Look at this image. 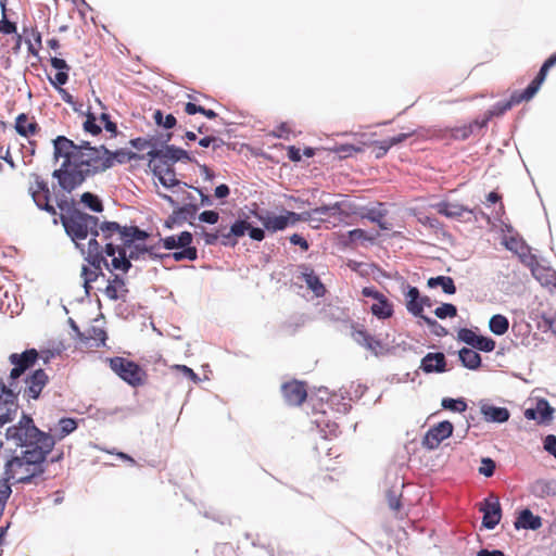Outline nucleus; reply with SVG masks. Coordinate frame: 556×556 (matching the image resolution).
<instances>
[{
	"instance_id": "nucleus-50",
	"label": "nucleus",
	"mask_w": 556,
	"mask_h": 556,
	"mask_svg": "<svg viewBox=\"0 0 556 556\" xmlns=\"http://www.w3.org/2000/svg\"><path fill=\"white\" fill-rule=\"evenodd\" d=\"M199 144L203 148L212 147L214 151L225 146V141L222 138L214 136H206L199 140Z\"/></svg>"
},
{
	"instance_id": "nucleus-35",
	"label": "nucleus",
	"mask_w": 556,
	"mask_h": 556,
	"mask_svg": "<svg viewBox=\"0 0 556 556\" xmlns=\"http://www.w3.org/2000/svg\"><path fill=\"white\" fill-rule=\"evenodd\" d=\"M250 229V223L244 219H237L230 227L229 233L226 239L232 242V247L238 244V239L243 237L245 232Z\"/></svg>"
},
{
	"instance_id": "nucleus-49",
	"label": "nucleus",
	"mask_w": 556,
	"mask_h": 556,
	"mask_svg": "<svg viewBox=\"0 0 556 556\" xmlns=\"http://www.w3.org/2000/svg\"><path fill=\"white\" fill-rule=\"evenodd\" d=\"M87 339H90V340H93L94 342H97V345H104L105 344V340H106V332L100 328V327H97V326H92L89 330H88V337Z\"/></svg>"
},
{
	"instance_id": "nucleus-47",
	"label": "nucleus",
	"mask_w": 556,
	"mask_h": 556,
	"mask_svg": "<svg viewBox=\"0 0 556 556\" xmlns=\"http://www.w3.org/2000/svg\"><path fill=\"white\" fill-rule=\"evenodd\" d=\"M332 150H333V152L339 154L341 157H348V156H351L354 153L363 152V148L362 147H356V146L349 144V143H346V144H338Z\"/></svg>"
},
{
	"instance_id": "nucleus-42",
	"label": "nucleus",
	"mask_w": 556,
	"mask_h": 556,
	"mask_svg": "<svg viewBox=\"0 0 556 556\" xmlns=\"http://www.w3.org/2000/svg\"><path fill=\"white\" fill-rule=\"evenodd\" d=\"M185 112L189 115L200 113L210 119H214L215 117H217V114L213 110L205 109L192 102H188L185 104Z\"/></svg>"
},
{
	"instance_id": "nucleus-2",
	"label": "nucleus",
	"mask_w": 556,
	"mask_h": 556,
	"mask_svg": "<svg viewBox=\"0 0 556 556\" xmlns=\"http://www.w3.org/2000/svg\"><path fill=\"white\" fill-rule=\"evenodd\" d=\"M7 438L25 450L5 459L1 481L11 486L12 483H28L41 476L47 456L54 447L52 434L39 430L33 418L24 414L17 425L7 429Z\"/></svg>"
},
{
	"instance_id": "nucleus-8",
	"label": "nucleus",
	"mask_w": 556,
	"mask_h": 556,
	"mask_svg": "<svg viewBox=\"0 0 556 556\" xmlns=\"http://www.w3.org/2000/svg\"><path fill=\"white\" fill-rule=\"evenodd\" d=\"M81 252L87 255L86 260L92 266L91 269L86 266L83 267L81 274L86 285L98 278L102 269V264H104L106 268L112 269L111 263L103 256L102 248L97 239L91 238L88 242L87 250L81 249Z\"/></svg>"
},
{
	"instance_id": "nucleus-56",
	"label": "nucleus",
	"mask_w": 556,
	"mask_h": 556,
	"mask_svg": "<svg viewBox=\"0 0 556 556\" xmlns=\"http://www.w3.org/2000/svg\"><path fill=\"white\" fill-rule=\"evenodd\" d=\"M215 232L217 235V238L219 240V243L224 247H232V242L228 239H225V237L227 238L228 237V233H229V227L226 226V225H219L216 229H215Z\"/></svg>"
},
{
	"instance_id": "nucleus-37",
	"label": "nucleus",
	"mask_w": 556,
	"mask_h": 556,
	"mask_svg": "<svg viewBox=\"0 0 556 556\" xmlns=\"http://www.w3.org/2000/svg\"><path fill=\"white\" fill-rule=\"evenodd\" d=\"M76 429H77V422H76L75 419L67 418V417L61 418L60 421H59L58 431L52 437H53L54 441L55 440H62L63 438H65L70 433L74 432Z\"/></svg>"
},
{
	"instance_id": "nucleus-40",
	"label": "nucleus",
	"mask_w": 556,
	"mask_h": 556,
	"mask_svg": "<svg viewBox=\"0 0 556 556\" xmlns=\"http://www.w3.org/2000/svg\"><path fill=\"white\" fill-rule=\"evenodd\" d=\"M153 119L157 126H162L166 129H170L177 124V119L173 114L164 115L161 110L154 112Z\"/></svg>"
},
{
	"instance_id": "nucleus-52",
	"label": "nucleus",
	"mask_w": 556,
	"mask_h": 556,
	"mask_svg": "<svg viewBox=\"0 0 556 556\" xmlns=\"http://www.w3.org/2000/svg\"><path fill=\"white\" fill-rule=\"evenodd\" d=\"M192 188L193 187H190L187 184H182V186L175 191L178 193L177 199H186L187 202L197 203V194L193 192Z\"/></svg>"
},
{
	"instance_id": "nucleus-14",
	"label": "nucleus",
	"mask_w": 556,
	"mask_h": 556,
	"mask_svg": "<svg viewBox=\"0 0 556 556\" xmlns=\"http://www.w3.org/2000/svg\"><path fill=\"white\" fill-rule=\"evenodd\" d=\"M281 393L288 405L300 406L307 397V387L302 381L291 380L281 386Z\"/></svg>"
},
{
	"instance_id": "nucleus-18",
	"label": "nucleus",
	"mask_w": 556,
	"mask_h": 556,
	"mask_svg": "<svg viewBox=\"0 0 556 556\" xmlns=\"http://www.w3.org/2000/svg\"><path fill=\"white\" fill-rule=\"evenodd\" d=\"M404 292L406 308L409 313H422L425 308L431 309L433 303L427 295H420L416 287L407 286Z\"/></svg>"
},
{
	"instance_id": "nucleus-3",
	"label": "nucleus",
	"mask_w": 556,
	"mask_h": 556,
	"mask_svg": "<svg viewBox=\"0 0 556 556\" xmlns=\"http://www.w3.org/2000/svg\"><path fill=\"white\" fill-rule=\"evenodd\" d=\"M56 205L63 212L60 215L62 225L77 248L84 249V244L80 241L87 239L89 235L94 239L99 236L100 225L98 217L74 208L73 201L64 194H56Z\"/></svg>"
},
{
	"instance_id": "nucleus-1",
	"label": "nucleus",
	"mask_w": 556,
	"mask_h": 556,
	"mask_svg": "<svg viewBox=\"0 0 556 556\" xmlns=\"http://www.w3.org/2000/svg\"><path fill=\"white\" fill-rule=\"evenodd\" d=\"M53 157L61 163L52 177L62 191L71 193L89 177L106 170L115 162L123 164L137 159V154L124 149L111 152L104 146L91 147L89 142L76 144L65 136H58L53 140Z\"/></svg>"
},
{
	"instance_id": "nucleus-10",
	"label": "nucleus",
	"mask_w": 556,
	"mask_h": 556,
	"mask_svg": "<svg viewBox=\"0 0 556 556\" xmlns=\"http://www.w3.org/2000/svg\"><path fill=\"white\" fill-rule=\"evenodd\" d=\"M28 193L38 208L46 211L50 215L55 216L56 210L51 204V192L48 182L38 174L31 175Z\"/></svg>"
},
{
	"instance_id": "nucleus-9",
	"label": "nucleus",
	"mask_w": 556,
	"mask_h": 556,
	"mask_svg": "<svg viewBox=\"0 0 556 556\" xmlns=\"http://www.w3.org/2000/svg\"><path fill=\"white\" fill-rule=\"evenodd\" d=\"M111 369L125 382L131 387H139L144 383L147 374L135 362L124 357H114L110 359Z\"/></svg>"
},
{
	"instance_id": "nucleus-51",
	"label": "nucleus",
	"mask_w": 556,
	"mask_h": 556,
	"mask_svg": "<svg viewBox=\"0 0 556 556\" xmlns=\"http://www.w3.org/2000/svg\"><path fill=\"white\" fill-rule=\"evenodd\" d=\"M127 232L129 233V245L134 244L136 241H144L149 237L148 232L136 226L127 227Z\"/></svg>"
},
{
	"instance_id": "nucleus-63",
	"label": "nucleus",
	"mask_w": 556,
	"mask_h": 556,
	"mask_svg": "<svg viewBox=\"0 0 556 556\" xmlns=\"http://www.w3.org/2000/svg\"><path fill=\"white\" fill-rule=\"evenodd\" d=\"M51 66L58 71H68L70 66L65 62V60L53 56L50 59Z\"/></svg>"
},
{
	"instance_id": "nucleus-22",
	"label": "nucleus",
	"mask_w": 556,
	"mask_h": 556,
	"mask_svg": "<svg viewBox=\"0 0 556 556\" xmlns=\"http://www.w3.org/2000/svg\"><path fill=\"white\" fill-rule=\"evenodd\" d=\"M416 135H420V130L401 132L396 136H393L391 138H388V139L381 140V141H374L371 143V146L374 147L375 156L377 159L384 156L392 147L401 144L408 138L416 136Z\"/></svg>"
},
{
	"instance_id": "nucleus-59",
	"label": "nucleus",
	"mask_w": 556,
	"mask_h": 556,
	"mask_svg": "<svg viewBox=\"0 0 556 556\" xmlns=\"http://www.w3.org/2000/svg\"><path fill=\"white\" fill-rule=\"evenodd\" d=\"M56 89H58L59 94L61 96V99L65 103L70 104L74 111H79V109L77 108V102L74 100V97L67 90H65L62 87H59Z\"/></svg>"
},
{
	"instance_id": "nucleus-31",
	"label": "nucleus",
	"mask_w": 556,
	"mask_h": 556,
	"mask_svg": "<svg viewBox=\"0 0 556 556\" xmlns=\"http://www.w3.org/2000/svg\"><path fill=\"white\" fill-rule=\"evenodd\" d=\"M127 291L124 279L118 275H114V278L109 281L104 292L111 300H118L123 299Z\"/></svg>"
},
{
	"instance_id": "nucleus-13",
	"label": "nucleus",
	"mask_w": 556,
	"mask_h": 556,
	"mask_svg": "<svg viewBox=\"0 0 556 556\" xmlns=\"http://www.w3.org/2000/svg\"><path fill=\"white\" fill-rule=\"evenodd\" d=\"M148 155L152 160H156L163 165H173L174 163L181 162H193V157L190 154L176 146H165L163 149H151L148 151Z\"/></svg>"
},
{
	"instance_id": "nucleus-25",
	"label": "nucleus",
	"mask_w": 556,
	"mask_h": 556,
	"mask_svg": "<svg viewBox=\"0 0 556 556\" xmlns=\"http://www.w3.org/2000/svg\"><path fill=\"white\" fill-rule=\"evenodd\" d=\"M14 128L20 136L25 138L35 136L40 131V126L35 117L25 113H21L16 116Z\"/></svg>"
},
{
	"instance_id": "nucleus-55",
	"label": "nucleus",
	"mask_w": 556,
	"mask_h": 556,
	"mask_svg": "<svg viewBox=\"0 0 556 556\" xmlns=\"http://www.w3.org/2000/svg\"><path fill=\"white\" fill-rule=\"evenodd\" d=\"M495 462L493 459L489 457L482 458L481 466L479 468V473L485 477H491L495 471Z\"/></svg>"
},
{
	"instance_id": "nucleus-44",
	"label": "nucleus",
	"mask_w": 556,
	"mask_h": 556,
	"mask_svg": "<svg viewBox=\"0 0 556 556\" xmlns=\"http://www.w3.org/2000/svg\"><path fill=\"white\" fill-rule=\"evenodd\" d=\"M97 116L93 113L88 112L86 115V121L83 125L84 130L93 136L99 135L101 132V126L97 123Z\"/></svg>"
},
{
	"instance_id": "nucleus-60",
	"label": "nucleus",
	"mask_w": 556,
	"mask_h": 556,
	"mask_svg": "<svg viewBox=\"0 0 556 556\" xmlns=\"http://www.w3.org/2000/svg\"><path fill=\"white\" fill-rule=\"evenodd\" d=\"M174 368L180 372H182L184 376L192 380L193 382L198 383L200 381L199 376L188 366L186 365H175Z\"/></svg>"
},
{
	"instance_id": "nucleus-26",
	"label": "nucleus",
	"mask_w": 556,
	"mask_h": 556,
	"mask_svg": "<svg viewBox=\"0 0 556 556\" xmlns=\"http://www.w3.org/2000/svg\"><path fill=\"white\" fill-rule=\"evenodd\" d=\"M362 294L364 298L372 300L370 313H392L388 299L376 289L366 287L363 289Z\"/></svg>"
},
{
	"instance_id": "nucleus-6",
	"label": "nucleus",
	"mask_w": 556,
	"mask_h": 556,
	"mask_svg": "<svg viewBox=\"0 0 556 556\" xmlns=\"http://www.w3.org/2000/svg\"><path fill=\"white\" fill-rule=\"evenodd\" d=\"M350 215V208L343 202H336L330 205H321L311 211L300 213L301 222H317L330 224L336 227Z\"/></svg>"
},
{
	"instance_id": "nucleus-19",
	"label": "nucleus",
	"mask_w": 556,
	"mask_h": 556,
	"mask_svg": "<svg viewBox=\"0 0 556 556\" xmlns=\"http://www.w3.org/2000/svg\"><path fill=\"white\" fill-rule=\"evenodd\" d=\"M298 273L299 275L296 278L304 281L307 289H309L317 298H321L326 294V287L309 265H299Z\"/></svg>"
},
{
	"instance_id": "nucleus-43",
	"label": "nucleus",
	"mask_w": 556,
	"mask_h": 556,
	"mask_svg": "<svg viewBox=\"0 0 556 556\" xmlns=\"http://www.w3.org/2000/svg\"><path fill=\"white\" fill-rule=\"evenodd\" d=\"M80 201L93 212H102L103 211V205H102L100 199L90 192L83 193Z\"/></svg>"
},
{
	"instance_id": "nucleus-33",
	"label": "nucleus",
	"mask_w": 556,
	"mask_h": 556,
	"mask_svg": "<svg viewBox=\"0 0 556 556\" xmlns=\"http://www.w3.org/2000/svg\"><path fill=\"white\" fill-rule=\"evenodd\" d=\"M462 364L468 369H478L481 366V356L472 349L463 348L458 352Z\"/></svg>"
},
{
	"instance_id": "nucleus-5",
	"label": "nucleus",
	"mask_w": 556,
	"mask_h": 556,
	"mask_svg": "<svg viewBox=\"0 0 556 556\" xmlns=\"http://www.w3.org/2000/svg\"><path fill=\"white\" fill-rule=\"evenodd\" d=\"M556 65V52L552 54L541 66L538 75L528 85V87L523 90H516L511 93L510 98L506 101L497 102L494 106V111H490L488 116L490 118L496 114H504L506 111L510 110L513 106L520 104L523 101H530L540 90L542 84L544 83L547 72L551 67Z\"/></svg>"
},
{
	"instance_id": "nucleus-24",
	"label": "nucleus",
	"mask_w": 556,
	"mask_h": 556,
	"mask_svg": "<svg viewBox=\"0 0 556 556\" xmlns=\"http://www.w3.org/2000/svg\"><path fill=\"white\" fill-rule=\"evenodd\" d=\"M172 206L177 207L175 211L178 213L180 220L186 222L193 218L198 212V203L187 202L186 199H174L170 195L159 193Z\"/></svg>"
},
{
	"instance_id": "nucleus-12",
	"label": "nucleus",
	"mask_w": 556,
	"mask_h": 556,
	"mask_svg": "<svg viewBox=\"0 0 556 556\" xmlns=\"http://www.w3.org/2000/svg\"><path fill=\"white\" fill-rule=\"evenodd\" d=\"M17 408V394L0 381V428L14 419Z\"/></svg>"
},
{
	"instance_id": "nucleus-29",
	"label": "nucleus",
	"mask_w": 556,
	"mask_h": 556,
	"mask_svg": "<svg viewBox=\"0 0 556 556\" xmlns=\"http://www.w3.org/2000/svg\"><path fill=\"white\" fill-rule=\"evenodd\" d=\"M490 121V116H486L484 119L479 121L475 119L473 122L457 126L451 129V138L455 140H466L469 138L476 128H483L488 125V122Z\"/></svg>"
},
{
	"instance_id": "nucleus-27",
	"label": "nucleus",
	"mask_w": 556,
	"mask_h": 556,
	"mask_svg": "<svg viewBox=\"0 0 556 556\" xmlns=\"http://www.w3.org/2000/svg\"><path fill=\"white\" fill-rule=\"evenodd\" d=\"M437 212L448 218H460L465 213H472V210L459 203L441 201L434 205Z\"/></svg>"
},
{
	"instance_id": "nucleus-39",
	"label": "nucleus",
	"mask_w": 556,
	"mask_h": 556,
	"mask_svg": "<svg viewBox=\"0 0 556 556\" xmlns=\"http://www.w3.org/2000/svg\"><path fill=\"white\" fill-rule=\"evenodd\" d=\"M22 307L14 295H9L8 292L4 293L3 299L0 301V312L1 313H21Z\"/></svg>"
},
{
	"instance_id": "nucleus-16",
	"label": "nucleus",
	"mask_w": 556,
	"mask_h": 556,
	"mask_svg": "<svg viewBox=\"0 0 556 556\" xmlns=\"http://www.w3.org/2000/svg\"><path fill=\"white\" fill-rule=\"evenodd\" d=\"M480 510L483 513L482 525L486 529H494L501 521L502 508L497 496L491 495L481 503Z\"/></svg>"
},
{
	"instance_id": "nucleus-21",
	"label": "nucleus",
	"mask_w": 556,
	"mask_h": 556,
	"mask_svg": "<svg viewBox=\"0 0 556 556\" xmlns=\"http://www.w3.org/2000/svg\"><path fill=\"white\" fill-rule=\"evenodd\" d=\"M154 175L157 176L159 181L165 187V188H175L178 189L182 186L181 182L176 178V174L174 169L170 167L172 165H163V163L157 162L156 160L150 159L149 164Z\"/></svg>"
},
{
	"instance_id": "nucleus-64",
	"label": "nucleus",
	"mask_w": 556,
	"mask_h": 556,
	"mask_svg": "<svg viewBox=\"0 0 556 556\" xmlns=\"http://www.w3.org/2000/svg\"><path fill=\"white\" fill-rule=\"evenodd\" d=\"M290 242L294 245H299L302 250L306 251L308 249L307 241L300 235L293 233L290 237Z\"/></svg>"
},
{
	"instance_id": "nucleus-41",
	"label": "nucleus",
	"mask_w": 556,
	"mask_h": 556,
	"mask_svg": "<svg viewBox=\"0 0 556 556\" xmlns=\"http://www.w3.org/2000/svg\"><path fill=\"white\" fill-rule=\"evenodd\" d=\"M129 249V253L127 255V258H139L140 256H144L146 254H149L150 257H156L157 255L153 252V247H146L140 244H131Z\"/></svg>"
},
{
	"instance_id": "nucleus-46",
	"label": "nucleus",
	"mask_w": 556,
	"mask_h": 556,
	"mask_svg": "<svg viewBox=\"0 0 556 556\" xmlns=\"http://www.w3.org/2000/svg\"><path fill=\"white\" fill-rule=\"evenodd\" d=\"M472 348L482 352H492L495 349V341L491 338L478 334Z\"/></svg>"
},
{
	"instance_id": "nucleus-30",
	"label": "nucleus",
	"mask_w": 556,
	"mask_h": 556,
	"mask_svg": "<svg viewBox=\"0 0 556 556\" xmlns=\"http://www.w3.org/2000/svg\"><path fill=\"white\" fill-rule=\"evenodd\" d=\"M554 409L551 407L546 400H540L536 403V407L534 409H527L525 415L528 419H534L539 422H548L553 417Z\"/></svg>"
},
{
	"instance_id": "nucleus-15",
	"label": "nucleus",
	"mask_w": 556,
	"mask_h": 556,
	"mask_svg": "<svg viewBox=\"0 0 556 556\" xmlns=\"http://www.w3.org/2000/svg\"><path fill=\"white\" fill-rule=\"evenodd\" d=\"M453 425L448 420L439 422L430 428L424 437L422 444L429 450L437 448L441 442L453 433Z\"/></svg>"
},
{
	"instance_id": "nucleus-61",
	"label": "nucleus",
	"mask_w": 556,
	"mask_h": 556,
	"mask_svg": "<svg viewBox=\"0 0 556 556\" xmlns=\"http://www.w3.org/2000/svg\"><path fill=\"white\" fill-rule=\"evenodd\" d=\"M68 80V74L67 71H59L53 79H50L51 84L55 87H62L65 85Z\"/></svg>"
},
{
	"instance_id": "nucleus-17",
	"label": "nucleus",
	"mask_w": 556,
	"mask_h": 556,
	"mask_svg": "<svg viewBox=\"0 0 556 556\" xmlns=\"http://www.w3.org/2000/svg\"><path fill=\"white\" fill-rule=\"evenodd\" d=\"M37 357L38 353L35 349L26 350L22 354H11L9 359L14 368L10 372V378L12 380L20 378L26 369L35 364Z\"/></svg>"
},
{
	"instance_id": "nucleus-58",
	"label": "nucleus",
	"mask_w": 556,
	"mask_h": 556,
	"mask_svg": "<svg viewBox=\"0 0 556 556\" xmlns=\"http://www.w3.org/2000/svg\"><path fill=\"white\" fill-rule=\"evenodd\" d=\"M199 219L203 223L214 225L219 219V214L215 211H204L199 215Z\"/></svg>"
},
{
	"instance_id": "nucleus-28",
	"label": "nucleus",
	"mask_w": 556,
	"mask_h": 556,
	"mask_svg": "<svg viewBox=\"0 0 556 556\" xmlns=\"http://www.w3.org/2000/svg\"><path fill=\"white\" fill-rule=\"evenodd\" d=\"M446 361L443 353H428L421 361V369L425 372L445 371Z\"/></svg>"
},
{
	"instance_id": "nucleus-23",
	"label": "nucleus",
	"mask_w": 556,
	"mask_h": 556,
	"mask_svg": "<svg viewBox=\"0 0 556 556\" xmlns=\"http://www.w3.org/2000/svg\"><path fill=\"white\" fill-rule=\"evenodd\" d=\"M351 328V336L357 343L364 345L375 354H378L382 350L383 346L381 341L370 336L364 325L356 324L352 325Z\"/></svg>"
},
{
	"instance_id": "nucleus-4",
	"label": "nucleus",
	"mask_w": 556,
	"mask_h": 556,
	"mask_svg": "<svg viewBox=\"0 0 556 556\" xmlns=\"http://www.w3.org/2000/svg\"><path fill=\"white\" fill-rule=\"evenodd\" d=\"M101 240L105 241V254L111 257L112 269L127 271L131 266L126 249L129 245L127 227L116 222H104L100 225Z\"/></svg>"
},
{
	"instance_id": "nucleus-7",
	"label": "nucleus",
	"mask_w": 556,
	"mask_h": 556,
	"mask_svg": "<svg viewBox=\"0 0 556 556\" xmlns=\"http://www.w3.org/2000/svg\"><path fill=\"white\" fill-rule=\"evenodd\" d=\"M192 241L193 236L189 231H182L177 236L173 235L160 240L166 250H178L170 254L176 262L195 261L198 258V250L191 245Z\"/></svg>"
},
{
	"instance_id": "nucleus-32",
	"label": "nucleus",
	"mask_w": 556,
	"mask_h": 556,
	"mask_svg": "<svg viewBox=\"0 0 556 556\" xmlns=\"http://www.w3.org/2000/svg\"><path fill=\"white\" fill-rule=\"evenodd\" d=\"M481 413L483 414L486 421L492 422H505L509 418V412L505 407L483 405L481 407Z\"/></svg>"
},
{
	"instance_id": "nucleus-36",
	"label": "nucleus",
	"mask_w": 556,
	"mask_h": 556,
	"mask_svg": "<svg viewBox=\"0 0 556 556\" xmlns=\"http://www.w3.org/2000/svg\"><path fill=\"white\" fill-rule=\"evenodd\" d=\"M427 285L429 288L441 287L446 294H454L456 291L454 280L448 276L431 277L428 279Z\"/></svg>"
},
{
	"instance_id": "nucleus-54",
	"label": "nucleus",
	"mask_w": 556,
	"mask_h": 556,
	"mask_svg": "<svg viewBox=\"0 0 556 556\" xmlns=\"http://www.w3.org/2000/svg\"><path fill=\"white\" fill-rule=\"evenodd\" d=\"M366 218L372 223L378 224V226L383 230L389 229V225L384 222V213L381 211H369V213L366 215Z\"/></svg>"
},
{
	"instance_id": "nucleus-20",
	"label": "nucleus",
	"mask_w": 556,
	"mask_h": 556,
	"mask_svg": "<svg viewBox=\"0 0 556 556\" xmlns=\"http://www.w3.org/2000/svg\"><path fill=\"white\" fill-rule=\"evenodd\" d=\"M49 378L43 369L35 370L26 379V388L24 390V396L33 400H37L40 396L42 389L48 383Z\"/></svg>"
},
{
	"instance_id": "nucleus-57",
	"label": "nucleus",
	"mask_w": 556,
	"mask_h": 556,
	"mask_svg": "<svg viewBox=\"0 0 556 556\" xmlns=\"http://www.w3.org/2000/svg\"><path fill=\"white\" fill-rule=\"evenodd\" d=\"M16 24L14 22H11L7 18V13L2 15V18L0 21V33L10 35L16 33Z\"/></svg>"
},
{
	"instance_id": "nucleus-62",
	"label": "nucleus",
	"mask_w": 556,
	"mask_h": 556,
	"mask_svg": "<svg viewBox=\"0 0 556 556\" xmlns=\"http://www.w3.org/2000/svg\"><path fill=\"white\" fill-rule=\"evenodd\" d=\"M544 448L556 458V437L548 434L544 439Z\"/></svg>"
},
{
	"instance_id": "nucleus-34",
	"label": "nucleus",
	"mask_w": 556,
	"mask_h": 556,
	"mask_svg": "<svg viewBox=\"0 0 556 556\" xmlns=\"http://www.w3.org/2000/svg\"><path fill=\"white\" fill-rule=\"evenodd\" d=\"M515 527L517 529L525 528L535 530L541 527V518L534 516L531 510L525 509L520 513L519 517L517 518Z\"/></svg>"
},
{
	"instance_id": "nucleus-38",
	"label": "nucleus",
	"mask_w": 556,
	"mask_h": 556,
	"mask_svg": "<svg viewBox=\"0 0 556 556\" xmlns=\"http://www.w3.org/2000/svg\"><path fill=\"white\" fill-rule=\"evenodd\" d=\"M509 323L505 315H492L489 327L490 330L497 336L504 334L508 330Z\"/></svg>"
},
{
	"instance_id": "nucleus-48",
	"label": "nucleus",
	"mask_w": 556,
	"mask_h": 556,
	"mask_svg": "<svg viewBox=\"0 0 556 556\" xmlns=\"http://www.w3.org/2000/svg\"><path fill=\"white\" fill-rule=\"evenodd\" d=\"M387 502H388V506L390 507V509H392L393 511H396V513L400 511V509L402 507L401 494L396 490H394V489L388 490Z\"/></svg>"
},
{
	"instance_id": "nucleus-45",
	"label": "nucleus",
	"mask_w": 556,
	"mask_h": 556,
	"mask_svg": "<svg viewBox=\"0 0 556 556\" xmlns=\"http://www.w3.org/2000/svg\"><path fill=\"white\" fill-rule=\"evenodd\" d=\"M441 404L443 408L458 413H463L467 408V404L463 399L455 400L451 397H445L442 400Z\"/></svg>"
},
{
	"instance_id": "nucleus-53",
	"label": "nucleus",
	"mask_w": 556,
	"mask_h": 556,
	"mask_svg": "<svg viewBox=\"0 0 556 556\" xmlns=\"http://www.w3.org/2000/svg\"><path fill=\"white\" fill-rule=\"evenodd\" d=\"M477 336L476 331L468 328H460L457 332V339L470 346L475 343Z\"/></svg>"
},
{
	"instance_id": "nucleus-11",
	"label": "nucleus",
	"mask_w": 556,
	"mask_h": 556,
	"mask_svg": "<svg viewBox=\"0 0 556 556\" xmlns=\"http://www.w3.org/2000/svg\"><path fill=\"white\" fill-rule=\"evenodd\" d=\"M257 219L262 223L265 229L270 232H276L286 229L289 225H294L301 222L300 213L285 211L282 215H275L270 212L264 214H256Z\"/></svg>"
}]
</instances>
